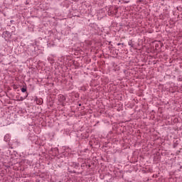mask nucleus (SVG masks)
<instances>
[{
    "mask_svg": "<svg viewBox=\"0 0 182 182\" xmlns=\"http://www.w3.org/2000/svg\"><path fill=\"white\" fill-rule=\"evenodd\" d=\"M118 12V8L117 7H114V11L112 13V12H109V15H116Z\"/></svg>",
    "mask_w": 182,
    "mask_h": 182,
    "instance_id": "nucleus-1",
    "label": "nucleus"
},
{
    "mask_svg": "<svg viewBox=\"0 0 182 182\" xmlns=\"http://www.w3.org/2000/svg\"><path fill=\"white\" fill-rule=\"evenodd\" d=\"M59 100H60V102H63V101L66 100V98L63 95H60Z\"/></svg>",
    "mask_w": 182,
    "mask_h": 182,
    "instance_id": "nucleus-2",
    "label": "nucleus"
},
{
    "mask_svg": "<svg viewBox=\"0 0 182 182\" xmlns=\"http://www.w3.org/2000/svg\"><path fill=\"white\" fill-rule=\"evenodd\" d=\"M21 92H22L23 93H25V92H26V87H23L21 88Z\"/></svg>",
    "mask_w": 182,
    "mask_h": 182,
    "instance_id": "nucleus-3",
    "label": "nucleus"
},
{
    "mask_svg": "<svg viewBox=\"0 0 182 182\" xmlns=\"http://www.w3.org/2000/svg\"><path fill=\"white\" fill-rule=\"evenodd\" d=\"M25 98H23L22 97H20V101L22 102Z\"/></svg>",
    "mask_w": 182,
    "mask_h": 182,
    "instance_id": "nucleus-4",
    "label": "nucleus"
},
{
    "mask_svg": "<svg viewBox=\"0 0 182 182\" xmlns=\"http://www.w3.org/2000/svg\"><path fill=\"white\" fill-rule=\"evenodd\" d=\"M4 36H5V35H8V31H6L5 33H4V34H3Z\"/></svg>",
    "mask_w": 182,
    "mask_h": 182,
    "instance_id": "nucleus-5",
    "label": "nucleus"
},
{
    "mask_svg": "<svg viewBox=\"0 0 182 182\" xmlns=\"http://www.w3.org/2000/svg\"><path fill=\"white\" fill-rule=\"evenodd\" d=\"M6 137H9V135H6L4 139H6Z\"/></svg>",
    "mask_w": 182,
    "mask_h": 182,
    "instance_id": "nucleus-6",
    "label": "nucleus"
},
{
    "mask_svg": "<svg viewBox=\"0 0 182 182\" xmlns=\"http://www.w3.org/2000/svg\"><path fill=\"white\" fill-rule=\"evenodd\" d=\"M26 97H28V95H26Z\"/></svg>",
    "mask_w": 182,
    "mask_h": 182,
    "instance_id": "nucleus-7",
    "label": "nucleus"
},
{
    "mask_svg": "<svg viewBox=\"0 0 182 182\" xmlns=\"http://www.w3.org/2000/svg\"><path fill=\"white\" fill-rule=\"evenodd\" d=\"M26 97H28V95H26Z\"/></svg>",
    "mask_w": 182,
    "mask_h": 182,
    "instance_id": "nucleus-8",
    "label": "nucleus"
}]
</instances>
